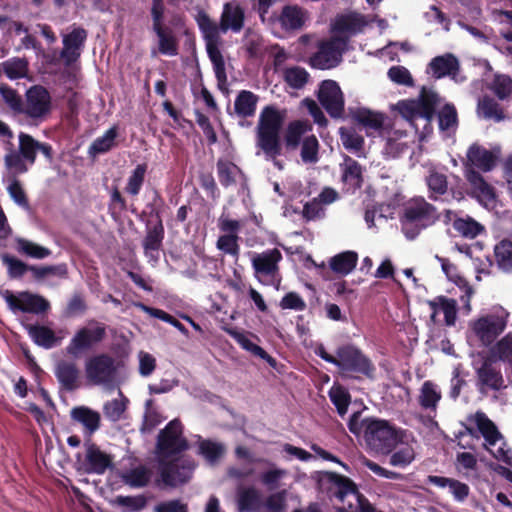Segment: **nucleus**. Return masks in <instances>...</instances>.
<instances>
[{
	"mask_svg": "<svg viewBox=\"0 0 512 512\" xmlns=\"http://www.w3.org/2000/svg\"><path fill=\"white\" fill-rule=\"evenodd\" d=\"M348 429L356 437L362 435L371 450L383 454L390 453L400 440L398 431L389 421L375 417L361 419L360 411L350 416Z\"/></svg>",
	"mask_w": 512,
	"mask_h": 512,
	"instance_id": "obj_1",
	"label": "nucleus"
},
{
	"mask_svg": "<svg viewBox=\"0 0 512 512\" xmlns=\"http://www.w3.org/2000/svg\"><path fill=\"white\" fill-rule=\"evenodd\" d=\"M314 352L322 360L335 365L342 378L373 379L375 376L376 368L372 360L354 344L338 346L335 355L328 353L323 344L318 345Z\"/></svg>",
	"mask_w": 512,
	"mask_h": 512,
	"instance_id": "obj_2",
	"label": "nucleus"
},
{
	"mask_svg": "<svg viewBox=\"0 0 512 512\" xmlns=\"http://www.w3.org/2000/svg\"><path fill=\"white\" fill-rule=\"evenodd\" d=\"M284 123V114L274 106H266L260 113L257 128V144L271 159L282 155L280 131Z\"/></svg>",
	"mask_w": 512,
	"mask_h": 512,
	"instance_id": "obj_3",
	"label": "nucleus"
},
{
	"mask_svg": "<svg viewBox=\"0 0 512 512\" xmlns=\"http://www.w3.org/2000/svg\"><path fill=\"white\" fill-rule=\"evenodd\" d=\"M438 219L436 208L421 197L405 205L400 221L405 236L413 240L423 229L433 225Z\"/></svg>",
	"mask_w": 512,
	"mask_h": 512,
	"instance_id": "obj_4",
	"label": "nucleus"
},
{
	"mask_svg": "<svg viewBox=\"0 0 512 512\" xmlns=\"http://www.w3.org/2000/svg\"><path fill=\"white\" fill-rule=\"evenodd\" d=\"M510 313L502 306H494L470 322V329L485 347L493 346L497 338L506 330Z\"/></svg>",
	"mask_w": 512,
	"mask_h": 512,
	"instance_id": "obj_5",
	"label": "nucleus"
},
{
	"mask_svg": "<svg viewBox=\"0 0 512 512\" xmlns=\"http://www.w3.org/2000/svg\"><path fill=\"white\" fill-rule=\"evenodd\" d=\"M195 20L205 41L206 51L213 64L217 80L219 82L226 81L225 61L219 48L221 43L220 24L215 23L204 10L198 12Z\"/></svg>",
	"mask_w": 512,
	"mask_h": 512,
	"instance_id": "obj_6",
	"label": "nucleus"
},
{
	"mask_svg": "<svg viewBox=\"0 0 512 512\" xmlns=\"http://www.w3.org/2000/svg\"><path fill=\"white\" fill-rule=\"evenodd\" d=\"M105 338V324L90 321L89 325L76 330L66 346V353L73 358H79L83 354L93 351Z\"/></svg>",
	"mask_w": 512,
	"mask_h": 512,
	"instance_id": "obj_7",
	"label": "nucleus"
},
{
	"mask_svg": "<svg viewBox=\"0 0 512 512\" xmlns=\"http://www.w3.org/2000/svg\"><path fill=\"white\" fill-rule=\"evenodd\" d=\"M52 112V97L42 85H33L25 92L20 115L34 123L44 121Z\"/></svg>",
	"mask_w": 512,
	"mask_h": 512,
	"instance_id": "obj_8",
	"label": "nucleus"
},
{
	"mask_svg": "<svg viewBox=\"0 0 512 512\" xmlns=\"http://www.w3.org/2000/svg\"><path fill=\"white\" fill-rule=\"evenodd\" d=\"M281 260L282 254L277 248L255 253L251 258V263L258 281L263 285L275 286L278 289L281 282L279 275V262Z\"/></svg>",
	"mask_w": 512,
	"mask_h": 512,
	"instance_id": "obj_9",
	"label": "nucleus"
},
{
	"mask_svg": "<svg viewBox=\"0 0 512 512\" xmlns=\"http://www.w3.org/2000/svg\"><path fill=\"white\" fill-rule=\"evenodd\" d=\"M195 463L191 459L175 458L169 461H159L160 478L155 481L157 486L162 483L165 487L175 488L189 482Z\"/></svg>",
	"mask_w": 512,
	"mask_h": 512,
	"instance_id": "obj_10",
	"label": "nucleus"
},
{
	"mask_svg": "<svg viewBox=\"0 0 512 512\" xmlns=\"http://www.w3.org/2000/svg\"><path fill=\"white\" fill-rule=\"evenodd\" d=\"M183 426L180 420H171L157 437V452L160 457L168 458L188 449V441L182 436Z\"/></svg>",
	"mask_w": 512,
	"mask_h": 512,
	"instance_id": "obj_11",
	"label": "nucleus"
},
{
	"mask_svg": "<svg viewBox=\"0 0 512 512\" xmlns=\"http://www.w3.org/2000/svg\"><path fill=\"white\" fill-rule=\"evenodd\" d=\"M84 370L87 381L93 385H108L114 381L117 373L115 359L107 353L89 357Z\"/></svg>",
	"mask_w": 512,
	"mask_h": 512,
	"instance_id": "obj_12",
	"label": "nucleus"
},
{
	"mask_svg": "<svg viewBox=\"0 0 512 512\" xmlns=\"http://www.w3.org/2000/svg\"><path fill=\"white\" fill-rule=\"evenodd\" d=\"M347 42L346 37H333L322 42L318 51L310 58V65L321 70L335 67L341 61Z\"/></svg>",
	"mask_w": 512,
	"mask_h": 512,
	"instance_id": "obj_13",
	"label": "nucleus"
},
{
	"mask_svg": "<svg viewBox=\"0 0 512 512\" xmlns=\"http://www.w3.org/2000/svg\"><path fill=\"white\" fill-rule=\"evenodd\" d=\"M4 299L12 311L43 314L50 309V303L47 299L29 291H23L18 295H14L11 291L7 290L4 293Z\"/></svg>",
	"mask_w": 512,
	"mask_h": 512,
	"instance_id": "obj_14",
	"label": "nucleus"
},
{
	"mask_svg": "<svg viewBox=\"0 0 512 512\" xmlns=\"http://www.w3.org/2000/svg\"><path fill=\"white\" fill-rule=\"evenodd\" d=\"M317 98L330 117L342 118L344 115V95L334 80H323L319 86Z\"/></svg>",
	"mask_w": 512,
	"mask_h": 512,
	"instance_id": "obj_15",
	"label": "nucleus"
},
{
	"mask_svg": "<svg viewBox=\"0 0 512 512\" xmlns=\"http://www.w3.org/2000/svg\"><path fill=\"white\" fill-rule=\"evenodd\" d=\"M476 387L482 394L505 389L507 386L501 368L490 359L484 360L476 369Z\"/></svg>",
	"mask_w": 512,
	"mask_h": 512,
	"instance_id": "obj_16",
	"label": "nucleus"
},
{
	"mask_svg": "<svg viewBox=\"0 0 512 512\" xmlns=\"http://www.w3.org/2000/svg\"><path fill=\"white\" fill-rule=\"evenodd\" d=\"M88 32L82 27H73V29L63 36V48L60 52L65 65L70 66L81 56Z\"/></svg>",
	"mask_w": 512,
	"mask_h": 512,
	"instance_id": "obj_17",
	"label": "nucleus"
},
{
	"mask_svg": "<svg viewBox=\"0 0 512 512\" xmlns=\"http://www.w3.org/2000/svg\"><path fill=\"white\" fill-rule=\"evenodd\" d=\"M341 182L346 192L355 193L364 183L363 167L352 157L345 155L340 164Z\"/></svg>",
	"mask_w": 512,
	"mask_h": 512,
	"instance_id": "obj_18",
	"label": "nucleus"
},
{
	"mask_svg": "<svg viewBox=\"0 0 512 512\" xmlns=\"http://www.w3.org/2000/svg\"><path fill=\"white\" fill-rule=\"evenodd\" d=\"M245 22V11L238 3L228 2L223 6L220 16V28L222 33L231 30L234 33H239Z\"/></svg>",
	"mask_w": 512,
	"mask_h": 512,
	"instance_id": "obj_19",
	"label": "nucleus"
},
{
	"mask_svg": "<svg viewBox=\"0 0 512 512\" xmlns=\"http://www.w3.org/2000/svg\"><path fill=\"white\" fill-rule=\"evenodd\" d=\"M460 70V63L457 57L451 53L434 57L428 64L427 72L435 79L446 76L454 78Z\"/></svg>",
	"mask_w": 512,
	"mask_h": 512,
	"instance_id": "obj_20",
	"label": "nucleus"
},
{
	"mask_svg": "<svg viewBox=\"0 0 512 512\" xmlns=\"http://www.w3.org/2000/svg\"><path fill=\"white\" fill-rule=\"evenodd\" d=\"M85 460L87 464L86 471L98 475L104 474L108 468L113 466L112 457L101 451L95 443L86 444Z\"/></svg>",
	"mask_w": 512,
	"mask_h": 512,
	"instance_id": "obj_21",
	"label": "nucleus"
},
{
	"mask_svg": "<svg viewBox=\"0 0 512 512\" xmlns=\"http://www.w3.org/2000/svg\"><path fill=\"white\" fill-rule=\"evenodd\" d=\"M312 124L307 120L291 121L284 133V145L287 151H295L302 143L305 134L312 131Z\"/></svg>",
	"mask_w": 512,
	"mask_h": 512,
	"instance_id": "obj_22",
	"label": "nucleus"
},
{
	"mask_svg": "<svg viewBox=\"0 0 512 512\" xmlns=\"http://www.w3.org/2000/svg\"><path fill=\"white\" fill-rule=\"evenodd\" d=\"M55 376L64 390L71 392L79 388L80 371L74 362L65 360L58 362Z\"/></svg>",
	"mask_w": 512,
	"mask_h": 512,
	"instance_id": "obj_23",
	"label": "nucleus"
},
{
	"mask_svg": "<svg viewBox=\"0 0 512 512\" xmlns=\"http://www.w3.org/2000/svg\"><path fill=\"white\" fill-rule=\"evenodd\" d=\"M466 156L473 166L483 172L493 170L497 163V155L477 143L469 147Z\"/></svg>",
	"mask_w": 512,
	"mask_h": 512,
	"instance_id": "obj_24",
	"label": "nucleus"
},
{
	"mask_svg": "<svg viewBox=\"0 0 512 512\" xmlns=\"http://www.w3.org/2000/svg\"><path fill=\"white\" fill-rule=\"evenodd\" d=\"M225 330L241 346L242 349L266 361L270 367L276 368L277 360L268 354L262 347L253 343L244 332H240L235 328H227Z\"/></svg>",
	"mask_w": 512,
	"mask_h": 512,
	"instance_id": "obj_25",
	"label": "nucleus"
},
{
	"mask_svg": "<svg viewBox=\"0 0 512 512\" xmlns=\"http://www.w3.org/2000/svg\"><path fill=\"white\" fill-rule=\"evenodd\" d=\"M70 416L73 421L80 423L89 435L94 434L100 428V413L87 406L72 408Z\"/></svg>",
	"mask_w": 512,
	"mask_h": 512,
	"instance_id": "obj_26",
	"label": "nucleus"
},
{
	"mask_svg": "<svg viewBox=\"0 0 512 512\" xmlns=\"http://www.w3.org/2000/svg\"><path fill=\"white\" fill-rule=\"evenodd\" d=\"M158 38V52L161 55L176 56L179 53V41L172 28L163 25L152 28Z\"/></svg>",
	"mask_w": 512,
	"mask_h": 512,
	"instance_id": "obj_27",
	"label": "nucleus"
},
{
	"mask_svg": "<svg viewBox=\"0 0 512 512\" xmlns=\"http://www.w3.org/2000/svg\"><path fill=\"white\" fill-rule=\"evenodd\" d=\"M216 169L219 182L224 188L235 185L238 176L244 181L246 180L242 169L230 160L219 158L216 163Z\"/></svg>",
	"mask_w": 512,
	"mask_h": 512,
	"instance_id": "obj_28",
	"label": "nucleus"
},
{
	"mask_svg": "<svg viewBox=\"0 0 512 512\" xmlns=\"http://www.w3.org/2000/svg\"><path fill=\"white\" fill-rule=\"evenodd\" d=\"M438 94L432 90L423 88L419 98L415 100L421 119L425 120V127L431 126V121L435 115L438 104Z\"/></svg>",
	"mask_w": 512,
	"mask_h": 512,
	"instance_id": "obj_29",
	"label": "nucleus"
},
{
	"mask_svg": "<svg viewBox=\"0 0 512 512\" xmlns=\"http://www.w3.org/2000/svg\"><path fill=\"white\" fill-rule=\"evenodd\" d=\"M438 94L432 90L423 88L419 98L415 100L421 119L425 120V127L431 126V121L435 115L438 104Z\"/></svg>",
	"mask_w": 512,
	"mask_h": 512,
	"instance_id": "obj_30",
	"label": "nucleus"
},
{
	"mask_svg": "<svg viewBox=\"0 0 512 512\" xmlns=\"http://www.w3.org/2000/svg\"><path fill=\"white\" fill-rule=\"evenodd\" d=\"M306 20V11L297 5H286L282 8L279 22L285 30L301 29Z\"/></svg>",
	"mask_w": 512,
	"mask_h": 512,
	"instance_id": "obj_31",
	"label": "nucleus"
},
{
	"mask_svg": "<svg viewBox=\"0 0 512 512\" xmlns=\"http://www.w3.org/2000/svg\"><path fill=\"white\" fill-rule=\"evenodd\" d=\"M367 22L364 16L357 13L340 15L333 24V30L340 33L355 35L362 32Z\"/></svg>",
	"mask_w": 512,
	"mask_h": 512,
	"instance_id": "obj_32",
	"label": "nucleus"
},
{
	"mask_svg": "<svg viewBox=\"0 0 512 512\" xmlns=\"http://www.w3.org/2000/svg\"><path fill=\"white\" fill-rule=\"evenodd\" d=\"M327 479L331 484L330 490L332 495L340 501H344L345 497L349 494H356L358 492L355 483L346 476L329 472L327 473Z\"/></svg>",
	"mask_w": 512,
	"mask_h": 512,
	"instance_id": "obj_33",
	"label": "nucleus"
},
{
	"mask_svg": "<svg viewBox=\"0 0 512 512\" xmlns=\"http://www.w3.org/2000/svg\"><path fill=\"white\" fill-rule=\"evenodd\" d=\"M349 114L355 122L365 128L379 130L384 124V115L367 108L349 109Z\"/></svg>",
	"mask_w": 512,
	"mask_h": 512,
	"instance_id": "obj_34",
	"label": "nucleus"
},
{
	"mask_svg": "<svg viewBox=\"0 0 512 512\" xmlns=\"http://www.w3.org/2000/svg\"><path fill=\"white\" fill-rule=\"evenodd\" d=\"M28 334L36 345L45 349H51L59 344L60 339L55 335V332L44 325H30Z\"/></svg>",
	"mask_w": 512,
	"mask_h": 512,
	"instance_id": "obj_35",
	"label": "nucleus"
},
{
	"mask_svg": "<svg viewBox=\"0 0 512 512\" xmlns=\"http://www.w3.org/2000/svg\"><path fill=\"white\" fill-rule=\"evenodd\" d=\"M478 114L487 120L501 122L506 118L505 112L500 104L491 96L484 95L477 104Z\"/></svg>",
	"mask_w": 512,
	"mask_h": 512,
	"instance_id": "obj_36",
	"label": "nucleus"
},
{
	"mask_svg": "<svg viewBox=\"0 0 512 512\" xmlns=\"http://www.w3.org/2000/svg\"><path fill=\"white\" fill-rule=\"evenodd\" d=\"M258 96L251 91L242 90L236 96L234 102L235 113L241 118L254 116L256 112Z\"/></svg>",
	"mask_w": 512,
	"mask_h": 512,
	"instance_id": "obj_37",
	"label": "nucleus"
},
{
	"mask_svg": "<svg viewBox=\"0 0 512 512\" xmlns=\"http://www.w3.org/2000/svg\"><path fill=\"white\" fill-rule=\"evenodd\" d=\"M441 398V392L437 389V385L432 381L427 380L422 384L420 394L418 396V403L422 409L435 412Z\"/></svg>",
	"mask_w": 512,
	"mask_h": 512,
	"instance_id": "obj_38",
	"label": "nucleus"
},
{
	"mask_svg": "<svg viewBox=\"0 0 512 512\" xmlns=\"http://www.w3.org/2000/svg\"><path fill=\"white\" fill-rule=\"evenodd\" d=\"M452 227L460 236L467 239H474L485 231V227L470 216L456 217Z\"/></svg>",
	"mask_w": 512,
	"mask_h": 512,
	"instance_id": "obj_39",
	"label": "nucleus"
},
{
	"mask_svg": "<svg viewBox=\"0 0 512 512\" xmlns=\"http://www.w3.org/2000/svg\"><path fill=\"white\" fill-rule=\"evenodd\" d=\"M239 512H256L261 506V494L254 487L243 488L237 494Z\"/></svg>",
	"mask_w": 512,
	"mask_h": 512,
	"instance_id": "obj_40",
	"label": "nucleus"
},
{
	"mask_svg": "<svg viewBox=\"0 0 512 512\" xmlns=\"http://www.w3.org/2000/svg\"><path fill=\"white\" fill-rule=\"evenodd\" d=\"M29 63L26 58L13 57L0 63V73L10 80H17L27 76Z\"/></svg>",
	"mask_w": 512,
	"mask_h": 512,
	"instance_id": "obj_41",
	"label": "nucleus"
},
{
	"mask_svg": "<svg viewBox=\"0 0 512 512\" xmlns=\"http://www.w3.org/2000/svg\"><path fill=\"white\" fill-rule=\"evenodd\" d=\"M358 254L355 251H344L330 259L329 265L333 272L341 275L349 274L357 265Z\"/></svg>",
	"mask_w": 512,
	"mask_h": 512,
	"instance_id": "obj_42",
	"label": "nucleus"
},
{
	"mask_svg": "<svg viewBox=\"0 0 512 512\" xmlns=\"http://www.w3.org/2000/svg\"><path fill=\"white\" fill-rule=\"evenodd\" d=\"M468 180L473 184L477 196L481 202L486 206L492 205L496 201V194L494 188L485 181L482 175L478 172L472 171Z\"/></svg>",
	"mask_w": 512,
	"mask_h": 512,
	"instance_id": "obj_43",
	"label": "nucleus"
},
{
	"mask_svg": "<svg viewBox=\"0 0 512 512\" xmlns=\"http://www.w3.org/2000/svg\"><path fill=\"white\" fill-rule=\"evenodd\" d=\"M152 477V471L144 465H139L122 475V481L132 488L146 487Z\"/></svg>",
	"mask_w": 512,
	"mask_h": 512,
	"instance_id": "obj_44",
	"label": "nucleus"
},
{
	"mask_svg": "<svg viewBox=\"0 0 512 512\" xmlns=\"http://www.w3.org/2000/svg\"><path fill=\"white\" fill-rule=\"evenodd\" d=\"M118 136V127L116 125L109 128L103 136L96 138L89 147V153L92 155L105 154L117 146L116 138Z\"/></svg>",
	"mask_w": 512,
	"mask_h": 512,
	"instance_id": "obj_45",
	"label": "nucleus"
},
{
	"mask_svg": "<svg viewBox=\"0 0 512 512\" xmlns=\"http://www.w3.org/2000/svg\"><path fill=\"white\" fill-rule=\"evenodd\" d=\"M494 257L498 268L505 273H512V241L503 239L494 247Z\"/></svg>",
	"mask_w": 512,
	"mask_h": 512,
	"instance_id": "obj_46",
	"label": "nucleus"
},
{
	"mask_svg": "<svg viewBox=\"0 0 512 512\" xmlns=\"http://www.w3.org/2000/svg\"><path fill=\"white\" fill-rule=\"evenodd\" d=\"M147 233L143 240V248L145 252L158 251L162 247V242L165 235L164 225L162 221H156L153 226L147 223Z\"/></svg>",
	"mask_w": 512,
	"mask_h": 512,
	"instance_id": "obj_47",
	"label": "nucleus"
},
{
	"mask_svg": "<svg viewBox=\"0 0 512 512\" xmlns=\"http://www.w3.org/2000/svg\"><path fill=\"white\" fill-rule=\"evenodd\" d=\"M147 168L148 166L146 163H141L136 165V167L131 171L124 188L128 195L132 197H137L139 195L145 182Z\"/></svg>",
	"mask_w": 512,
	"mask_h": 512,
	"instance_id": "obj_48",
	"label": "nucleus"
},
{
	"mask_svg": "<svg viewBox=\"0 0 512 512\" xmlns=\"http://www.w3.org/2000/svg\"><path fill=\"white\" fill-rule=\"evenodd\" d=\"M475 421L478 430L490 445H495L501 437L496 425L483 412H477Z\"/></svg>",
	"mask_w": 512,
	"mask_h": 512,
	"instance_id": "obj_49",
	"label": "nucleus"
},
{
	"mask_svg": "<svg viewBox=\"0 0 512 512\" xmlns=\"http://www.w3.org/2000/svg\"><path fill=\"white\" fill-rule=\"evenodd\" d=\"M426 184L430 192L429 198L432 200H437L438 196L444 195L448 190L447 176L435 170L430 171Z\"/></svg>",
	"mask_w": 512,
	"mask_h": 512,
	"instance_id": "obj_50",
	"label": "nucleus"
},
{
	"mask_svg": "<svg viewBox=\"0 0 512 512\" xmlns=\"http://www.w3.org/2000/svg\"><path fill=\"white\" fill-rule=\"evenodd\" d=\"M320 144L315 135H308L303 138L301 143V160L305 164H315L319 161Z\"/></svg>",
	"mask_w": 512,
	"mask_h": 512,
	"instance_id": "obj_51",
	"label": "nucleus"
},
{
	"mask_svg": "<svg viewBox=\"0 0 512 512\" xmlns=\"http://www.w3.org/2000/svg\"><path fill=\"white\" fill-rule=\"evenodd\" d=\"M198 448L199 454L202 455L210 464L218 462L225 453V447L223 444L210 439L200 441Z\"/></svg>",
	"mask_w": 512,
	"mask_h": 512,
	"instance_id": "obj_52",
	"label": "nucleus"
},
{
	"mask_svg": "<svg viewBox=\"0 0 512 512\" xmlns=\"http://www.w3.org/2000/svg\"><path fill=\"white\" fill-rule=\"evenodd\" d=\"M17 250L34 259H44L52 253L50 249L23 238L17 240Z\"/></svg>",
	"mask_w": 512,
	"mask_h": 512,
	"instance_id": "obj_53",
	"label": "nucleus"
},
{
	"mask_svg": "<svg viewBox=\"0 0 512 512\" xmlns=\"http://www.w3.org/2000/svg\"><path fill=\"white\" fill-rule=\"evenodd\" d=\"M38 141L31 135L21 132L19 134V153L30 164H34L37 155Z\"/></svg>",
	"mask_w": 512,
	"mask_h": 512,
	"instance_id": "obj_54",
	"label": "nucleus"
},
{
	"mask_svg": "<svg viewBox=\"0 0 512 512\" xmlns=\"http://www.w3.org/2000/svg\"><path fill=\"white\" fill-rule=\"evenodd\" d=\"M490 90L499 100H506L512 94V78L508 75L496 74L491 83Z\"/></svg>",
	"mask_w": 512,
	"mask_h": 512,
	"instance_id": "obj_55",
	"label": "nucleus"
},
{
	"mask_svg": "<svg viewBox=\"0 0 512 512\" xmlns=\"http://www.w3.org/2000/svg\"><path fill=\"white\" fill-rule=\"evenodd\" d=\"M0 95L3 99V101L9 107V109L14 114L20 115L22 104H23V98L17 92V90L13 89L12 87L8 86L7 84L1 83L0 84Z\"/></svg>",
	"mask_w": 512,
	"mask_h": 512,
	"instance_id": "obj_56",
	"label": "nucleus"
},
{
	"mask_svg": "<svg viewBox=\"0 0 512 512\" xmlns=\"http://www.w3.org/2000/svg\"><path fill=\"white\" fill-rule=\"evenodd\" d=\"M308 79L309 73L302 67L294 66L284 71V80L293 89L303 88Z\"/></svg>",
	"mask_w": 512,
	"mask_h": 512,
	"instance_id": "obj_57",
	"label": "nucleus"
},
{
	"mask_svg": "<svg viewBox=\"0 0 512 512\" xmlns=\"http://www.w3.org/2000/svg\"><path fill=\"white\" fill-rule=\"evenodd\" d=\"M164 206V199L160 191L156 188L152 189L151 200L145 205V209L142 211L140 217L149 216L156 219V221H162L161 213L162 207Z\"/></svg>",
	"mask_w": 512,
	"mask_h": 512,
	"instance_id": "obj_58",
	"label": "nucleus"
},
{
	"mask_svg": "<svg viewBox=\"0 0 512 512\" xmlns=\"http://www.w3.org/2000/svg\"><path fill=\"white\" fill-rule=\"evenodd\" d=\"M340 139L345 149L358 152L363 149L364 138L352 129L341 127L339 129Z\"/></svg>",
	"mask_w": 512,
	"mask_h": 512,
	"instance_id": "obj_59",
	"label": "nucleus"
},
{
	"mask_svg": "<svg viewBox=\"0 0 512 512\" xmlns=\"http://www.w3.org/2000/svg\"><path fill=\"white\" fill-rule=\"evenodd\" d=\"M329 397L331 402L336 407L338 414L340 416H344L351 402V396L349 392L345 388L338 386L336 388H331L329 391Z\"/></svg>",
	"mask_w": 512,
	"mask_h": 512,
	"instance_id": "obj_60",
	"label": "nucleus"
},
{
	"mask_svg": "<svg viewBox=\"0 0 512 512\" xmlns=\"http://www.w3.org/2000/svg\"><path fill=\"white\" fill-rule=\"evenodd\" d=\"M439 128L446 131L456 128L458 125V116L453 104H445L438 114Z\"/></svg>",
	"mask_w": 512,
	"mask_h": 512,
	"instance_id": "obj_61",
	"label": "nucleus"
},
{
	"mask_svg": "<svg viewBox=\"0 0 512 512\" xmlns=\"http://www.w3.org/2000/svg\"><path fill=\"white\" fill-rule=\"evenodd\" d=\"M400 115L418 130L415 121L421 119L415 100H402L396 105Z\"/></svg>",
	"mask_w": 512,
	"mask_h": 512,
	"instance_id": "obj_62",
	"label": "nucleus"
},
{
	"mask_svg": "<svg viewBox=\"0 0 512 512\" xmlns=\"http://www.w3.org/2000/svg\"><path fill=\"white\" fill-rule=\"evenodd\" d=\"M127 210L126 199L122 196L118 187H114L110 193V201L108 204L109 214L113 219H118L122 212Z\"/></svg>",
	"mask_w": 512,
	"mask_h": 512,
	"instance_id": "obj_63",
	"label": "nucleus"
},
{
	"mask_svg": "<svg viewBox=\"0 0 512 512\" xmlns=\"http://www.w3.org/2000/svg\"><path fill=\"white\" fill-rule=\"evenodd\" d=\"M126 402L127 399H112L106 402L103 406L104 416L112 422L119 421L126 410Z\"/></svg>",
	"mask_w": 512,
	"mask_h": 512,
	"instance_id": "obj_64",
	"label": "nucleus"
}]
</instances>
